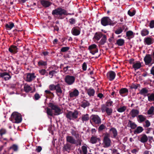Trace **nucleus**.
Wrapping results in <instances>:
<instances>
[{
	"label": "nucleus",
	"mask_w": 154,
	"mask_h": 154,
	"mask_svg": "<svg viewBox=\"0 0 154 154\" xmlns=\"http://www.w3.org/2000/svg\"><path fill=\"white\" fill-rule=\"evenodd\" d=\"M106 126L103 124L101 125L98 128V131H100L104 129Z\"/></svg>",
	"instance_id": "obj_47"
},
{
	"label": "nucleus",
	"mask_w": 154,
	"mask_h": 154,
	"mask_svg": "<svg viewBox=\"0 0 154 154\" xmlns=\"http://www.w3.org/2000/svg\"><path fill=\"white\" fill-rule=\"evenodd\" d=\"M141 66V63L139 62H136L133 63V68L135 70L140 68Z\"/></svg>",
	"instance_id": "obj_19"
},
{
	"label": "nucleus",
	"mask_w": 154,
	"mask_h": 154,
	"mask_svg": "<svg viewBox=\"0 0 154 154\" xmlns=\"http://www.w3.org/2000/svg\"><path fill=\"white\" fill-rule=\"evenodd\" d=\"M124 42V41L123 39H120L117 40L116 43L119 46H122L123 45Z\"/></svg>",
	"instance_id": "obj_33"
},
{
	"label": "nucleus",
	"mask_w": 154,
	"mask_h": 154,
	"mask_svg": "<svg viewBox=\"0 0 154 154\" xmlns=\"http://www.w3.org/2000/svg\"><path fill=\"white\" fill-rule=\"evenodd\" d=\"M6 133V131L5 129H2L0 130V134L2 135Z\"/></svg>",
	"instance_id": "obj_56"
},
{
	"label": "nucleus",
	"mask_w": 154,
	"mask_h": 154,
	"mask_svg": "<svg viewBox=\"0 0 154 154\" xmlns=\"http://www.w3.org/2000/svg\"><path fill=\"white\" fill-rule=\"evenodd\" d=\"M52 14H53L61 15L63 14H66L65 10L60 8L53 11Z\"/></svg>",
	"instance_id": "obj_8"
},
{
	"label": "nucleus",
	"mask_w": 154,
	"mask_h": 154,
	"mask_svg": "<svg viewBox=\"0 0 154 154\" xmlns=\"http://www.w3.org/2000/svg\"><path fill=\"white\" fill-rule=\"evenodd\" d=\"M128 91V90L125 88H122L121 89L119 93L120 94H126Z\"/></svg>",
	"instance_id": "obj_38"
},
{
	"label": "nucleus",
	"mask_w": 154,
	"mask_h": 154,
	"mask_svg": "<svg viewBox=\"0 0 154 154\" xmlns=\"http://www.w3.org/2000/svg\"><path fill=\"white\" fill-rule=\"evenodd\" d=\"M14 25L13 23H10L9 24H7L5 25L6 28L8 30H11L14 26Z\"/></svg>",
	"instance_id": "obj_24"
},
{
	"label": "nucleus",
	"mask_w": 154,
	"mask_h": 154,
	"mask_svg": "<svg viewBox=\"0 0 154 154\" xmlns=\"http://www.w3.org/2000/svg\"><path fill=\"white\" fill-rule=\"evenodd\" d=\"M128 14L131 16H134L135 14V11H133L132 12H131L129 10L128 11Z\"/></svg>",
	"instance_id": "obj_51"
},
{
	"label": "nucleus",
	"mask_w": 154,
	"mask_h": 154,
	"mask_svg": "<svg viewBox=\"0 0 154 154\" xmlns=\"http://www.w3.org/2000/svg\"><path fill=\"white\" fill-rule=\"evenodd\" d=\"M11 148L14 151H16L17 150L18 147L17 145H14L11 147Z\"/></svg>",
	"instance_id": "obj_50"
},
{
	"label": "nucleus",
	"mask_w": 154,
	"mask_h": 154,
	"mask_svg": "<svg viewBox=\"0 0 154 154\" xmlns=\"http://www.w3.org/2000/svg\"><path fill=\"white\" fill-rule=\"evenodd\" d=\"M75 78L73 76L67 75L65 77V82L69 85L72 84L74 82Z\"/></svg>",
	"instance_id": "obj_6"
},
{
	"label": "nucleus",
	"mask_w": 154,
	"mask_h": 154,
	"mask_svg": "<svg viewBox=\"0 0 154 154\" xmlns=\"http://www.w3.org/2000/svg\"><path fill=\"white\" fill-rule=\"evenodd\" d=\"M151 73L154 75V66L153 67L151 70Z\"/></svg>",
	"instance_id": "obj_64"
},
{
	"label": "nucleus",
	"mask_w": 154,
	"mask_h": 154,
	"mask_svg": "<svg viewBox=\"0 0 154 154\" xmlns=\"http://www.w3.org/2000/svg\"><path fill=\"white\" fill-rule=\"evenodd\" d=\"M69 49V48L68 47H65L62 48L61 51L64 52L67 51Z\"/></svg>",
	"instance_id": "obj_54"
},
{
	"label": "nucleus",
	"mask_w": 154,
	"mask_h": 154,
	"mask_svg": "<svg viewBox=\"0 0 154 154\" xmlns=\"http://www.w3.org/2000/svg\"><path fill=\"white\" fill-rule=\"evenodd\" d=\"M80 32V30L79 27H75L73 28L72 30V33L74 35H79Z\"/></svg>",
	"instance_id": "obj_12"
},
{
	"label": "nucleus",
	"mask_w": 154,
	"mask_h": 154,
	"mask_svg": "<svg viewBox=\"0 0 154 154\" xmlns=\"http://www.w3.org/2000/svg\"><path fill=\"white\" fill-rule=\"evenodd\" d=\"M144 60L146 64H148L152 62V57L150 55H146L144 58Z\"/></svg>",
	"instance_id": "obj_13"
},
{
	"label": "nucleus",
	"mask_w": 154,
	"mask_h": 154,
	"mask_svg": "<svg viewBox=\"0 0 154 154\" xmlns=\"http://www.w3.org/2000/svg\"><path fill=\"white\" fill-rule=\"evenodd\" d=\"M79 94V92L78 90L75 89L73 91L70 93L69 96L71 97H75L78 96Z\"/></svg>",
	"instance_id": "obj_18"
},
{
	"label": "nucleus",
	"mask_w": 154,
	"mask_h": 154,
	"mask_svg": "<svg viewBox=\"0 0 154 154\" xmlns=\"http://www.w3.org/2000/svg\"><path fill=\"white\" fill-rule=\"evenodd\" d=\"M100 141V139L99 138H97L96 137L92 136L90 139V142L92 144L96 143L97 142Z\"/></svg>",
	"instance_id": "obj_16"
},
{
	"label": "nucleus",
	"mask_w": 154,
	"mask_h": 154,
	"mask_svg": "<svg viewBox=\"0 0 154 154\" xmlns=\"http://www.w3.org/2000/svg\"><path fill=\"white\" fill-rule=\"evenodd\" d=\"M49 106L51 108L52 110L54 111V114L55 115H59L63 112V111L60 108L52 103H50L49 104Z\"/></svg>",
	"instance_id": "obj_2"
},
{
	"label": "nucleus",
	"mask_w": 154,
	"mask_h": 154,
	"mask_svg": "<svg viewBox=\"0 0 154 154\" xmlns=\"http://www.w3.org/2000/svg\"><path fill=\"white\" fill-rule=\"evenodd\" d=\"M91 120L96 124H99L101 122V119L97 115H92L91 116Z\"/></svg>",
	"instance_id": "obj_7"
},
{
	"label": "nucleus",
	"mask_w": 154,
	"mask_h": 154,
	"mask_svg": "<svg viewBox=\"0 0 154 154\" xmlns=\"http://www.w3.org/2000/svg\"><path fill=\"white\" fill-rule=\"evenodd\" d=\"M106 111L107 114L109 115H110L112 112V110L111 108H106Z\"/></svg>",
	"instance_id": "obj_42"
},
{
	"label": "nucleus",
	"mask_w": 154,
	"mask_h": 154,
	"mask_svg": "<svg viewBox=\"0 0 154 154\" xmlns=\"http://www.w3.org/2000/svg\"><path fill=\"white\" fill-rule=\"evenodd\" d=\"M154 110V107L153 106L151 107L149 110L148 112V113L149 114H152Z\"/></svg>",
	"instance_id": "obj_46"
},
{
	"label": "nucleus",
	"mask_w": 154,
	"mask_h": 154,
	"mask_svg": "<svg viewBox=\"0 0 154 154\" xmlns=\"http://www.w3.org/2000/svg\"><path fill=\"white\" fill-rule=\"evenodd\" d=\"M82 149L83 154H87V149L86 146H83L82 147Z\"/></svg>",
	"instance_id": "obj_37"
},
{
	"label": "nucleus",
	"mask_w": 154,
	"mask_h": 154,
	"mask_svg": "<svg viewBox=\"0 0 154 154\" xmlns=\"http://www.w3.org/2000/svg\"><path fill=\"white\" fill-rule=\"evenodd\" d=\"M148 140V138L147 136L143 134L142 135L140 138V141L142 143H145Z\"/></svg>",
	"instance_id": "obj_23"
},
{
	"label": "nucleus",
	"mask_w": 154,
	"mask_h": 154,
	"mask_svg": "<svg viewBox=\"0 0 154 154\" xmlns=\"http://www.w3.org/2000/svg\"><path fill=\"white\" fill-rule=\"evenodd\" d=\"M56 90V92L57 95L59 97H61L62 94V91L59 85H57Z\"/></svg>",
	"instance_id": "obj_22"
},
{
	"label": "nucleus",
	"mask_w": 154,
	"mask_h": 154,
	"mask_svg": "<svg viewBox=\"0 0 154 154\" xmlns=\"http://www.w3.org/2000/svg\"><path fill=\"white\" fill-rule=\"evenodd\" d=\"M127 36L128 37V38H132L134 36V34L133 32L131 31H128L126 33Z\"/></svg>",
	"instance_id": "obj_29"
},
{
	"label": "nucleus",
	"mask_w": 154,
	"mask_h": 154,
	"mask_svg": "<svg viewBox=\"0 0 154 154\" xmlns=\"http://www.w3.org/2000/svg\"><path fill=\"white\" fill-rule=\"evenodd\" d=\"M148 34V31L146 29H143L141 32V34L143 36L147 35Z\"/></svg>",
	"instance_id": "obj_36"
},
{
	"label": "nucleus",
	"mask_w": 154,
	"mask_h": 154,
	"mask_svg": "<svg viewBox=\"0 0 154 154\" xmlns=\"http://www.w3.org/2000/svg\"><path fill=\"white\" fill-rule=\"evenodd\" d=\"M101 22L103 26H106L108 25H113L114 23L108 17H103L102 18Z\"/></svg>",
	"instance_id": "obj_4"
},
{
	"label": "nucleus",
	"mask_w": 154,
	"mask_h": 154,
	"mask_svg": "<svg viewBox=\"0 0 154 154\" xmlns=\"http://www.w3.org/2000/svg\"><path fill=\"white\" fill-rule=\"evenodd\" d=\"M143 128L140 126H139L135 130L134 132L136 134H139L141 132L143 131Z\"/></svg>",
	"instance_id": "obj_30"
},
{
	"label": "nucleus",
	"mask_w": 154,
	"mask_h": 154,
	"mask_svg": "<svg viewBox=\"0 0 154 154\" xmlns=\"http://www.w3.org/2000/svg\"><path fill=\"white\" fill-rule=\"evenodd\" d=\"M148 100L149 101L154 100V93L148 96Z\"/></svg>",
	"instance_id": "obj_40"
},
{
	"label": "nucleus",
	"mask_w": 154,
	"mask_h": 154,
	"mask_svg": "<svg viewBox=\"0 0 154 154\" xmlns=\"http://www.w3.org/2000/svg\"><path fill=\"white\" fill-rule=\"evenodd\" d=\"M103 36L102 33H96L94 36V38L97 41L99 40L100 38Z\"/></svg>",
	"instance_id": "obj_25"
},
{
	"label": "nucleus",
	"mask_w": 154,
	"mask_h": 154,
	"mask_svg": "<svg viewBox=\"0 0 154 154\" xmlns=\"http://www.w3.org/2000/svg\"><path fill=\"white\" fill-rule=\"evenodd\" d=\"M40 74L41 75H45L47 73L46 70L44 69H42L39 71Z\"/></svg>",
	"instance_id": "obj_43"
},
{
	"label": "nucleus",
	"mask_w": 154,
	"mask_h": 154,
	"mask_svg": "<svg viewBox=\"0 0 154 154\" xmlns=\"http://www.w3.org/2000/svg\"><path fill=\"white\" fill-rule=\"evenodd\" d=\"M139 112L138 110L133 109L130 112V114L132 117L134 118L139 114Z\"/></svg>",
	"instance_id": "obj_15"
},
{
	"label": "nucleus",
	"mask_w": 154,
	"mask_h": 154,
	"mask_svg": "<svg viewBox=\"0 0 154 154\" xmlns=\"http://www.w3.org/2000/svg\"><path fill=\"white\" fill-rule=\"evenodd\" d=\"M0 75L1 77L3 78L5 80H8L11 77L7 72H6L1 73Z\"/></svg>",
	"instance_id": "obj_17"
},
{
	"label": "nucleus",
	"mask_w": 154,
	"mask_h": 154,
	"mask_svg": "<svg viewBox=\"0 0 154 154\" xmlns=\"http://www.w3.org/2000/svg\"><path fill=\"white\" fill-rule=\"evenodd\" d=\"M111 134H113L114 137H115L117 135V132L116 129L114 128H112L110 129Z\"/></svg>",
	"instance_id": "obj_27"
},
{
	"label": "nucleus",
	"mask_w": 154,
	"mask_h": 154,
	"mask_svg": "<svg viewBox=\"0 0 154 154\" xmlns=\"http://www.w3.org/2000/svg\"><path fill=\"white\" fill-rule=\"evenodd\" d=\"M11 119L13 122L19 123L22 121L21 115L18 112H14L11 116Z\"/></svg>",
	"instance_id": "obj_1"
},
{
	"label": "nucleus",
	"mask_w": 154,
	"mask_h": 154,
	"mask_svg": "<svg viewBox=\"0 0 154 154\" xmlns=\"http://www.w3.org/2000/svg\"><path fill=\"white\" fill-rule=\"evenodd\" d=\"M89 119V117L88 114H86L82 116V120L83 121H88Z\"/></svg>",
	"instance_id": "obj_34"
},
{
	"label": "nucleus",
	"mask_w": 154,
	"mask_h": 154,
	"mask_svg": "<svg viewBox=\"0 0 154 154\" xmlns=\"http://www.w3.org/2000/svg\"><path fill=\"white\" fill-rule=\"evenodd\" d=\"M66 140L68 142L72 143H74L75 141V140L71 136L67 137H66Z\"/></svg>",
	"instance_id": "obj_31"
},
{
	"label": "nucleus",
	"mask_w": 154,
	"mask_h": 154,
	"mask_svg": "<svg viewBox=\"0 0 154 154\" xmlns=\"http://www.w3.org/2000/svg\"><path fill=\"white\" fill-rule=\"evenodd\" d=\"M36 76L34 73H28L25 75V80L27 82H30L33 80Z\"/></svg>",
	"instance_id": "obj_9"
},
{
	"label": "nucleus",
	"mask_w": 154,
	"mask_h": 154,
	"mask_svg": "<svg viewBox=\"0 0 154 154\" xmlns=\"http://www.w3.org/2000/svg\"><path fill=\"white\" fill-rule=\"evenodd\" d=\"M112 103V101H109V102H108L106 103V105L107 106H111Z\"/></svg>",
	"instance_id": "obj_62"
},
{
	"label": "nucleus",
	"mask_w": 154,
	"mask_h": 154,
	"mask_svg": "<svg viewBox=\"0 0 154 154\" xmlns=\"http://www.w3.org/2000/svg\"><path fill=\"white\" fill-rule=\"evenodd\" d=\"M88 94L90 96H93L94 94V91L93 89H89L88 91Z\"/></svg>",
	"instance_id": "obj_39"
},
{
	"label": "nucleus",
	"mask_w": 154,
	"mask_h": 154,
	"mask_svg": "<svg viewBox=\"0 0 154 154\" xmlns=\"http://www.w3.org/2000/svg\"><path fill=\"white\" fill-rule=\"evenodd\" d=\"M38 63L39 66H45L46 65V62L43 61H39Z\"/></svg>",
	"instance_id": "obj_45"
},
{
	"label": "nucleus",
	"mask_w": 154,
	"mask_h": 154,
	"mask_svg": "<svg viewBox=\"0 0 154 154\" xmlns=\"http://www.w3.org/2000/svg\"><path fill=\"white\" fill-rule=\"evenodd\" d=\"M126 109V107L123 106L120 107L117 109V111L120 112H124Z\"/></svg>",
	"instance_id": "obj_35"
},
{
	"label": "nucleus",
	"mask_w": 154,
	"mask_h": 154,
	"mask_svg": "<svg viewBox=\"0 0 154 154\" xmlns=\"http://www.w3.org/2000/svg\"><path fill=\"white\" fill-rule=\"evenodd\" d=\"M57 85L55 86L54 85H51L49 86L50 89L52 91L56 89Z\"/></svg>",
	"instance_id": "obj_48"
},
{
	"label": "nucleus",
	"mask_w": 154,
	"mask_h": 154,
	"mask_svg": "<svg viewBox=\"0 0 154 154\" xmlns=\"http://www.w3.org/2000/svg\"><path fill=\"white\" fill-rule=\"evenodd\" d=\"M18 48L14 45H11L9 48V51L12 53L15 54L18 51Z\"/></svg>",
	"instance_id": "obj_14"
},
{
	"label": "nucleus",
	"mask_w": 154,
	"mask_h": 154,
	"mask_svg": "<svg viewBox=\"0 0 154 154\" xmlns=\"http://www.w3.org/2000/svg\"><path fill=\"white\" fill-rule=\"evenodd\" d=\"M146 117L142 115H139L137 117V119L139 122L141 123L146 119Z\"/></svg>",
	"instance_id": "obj_20"
},
{
	"label": "nucleus",
	"mask_w": 154,
	"mask_h": 154,
	"mask_svg": "<svg viewBox=\"0 0 154 154\" xmlns=\"http://www.w3.org/2000/svg\"><path fill=\"white\" fill-rule=\"evenodd\" d=\"M109 135L108 134L104 135L103 139V144L105 147H108L110 145L111 141L109 138Z\"/></svg>",
	"instance_id": "obj_5"
},
{
	"label": "nucleus",
	"mask_w": 154,
	"mask_h": 154,
	"mask_svg": "<svg viewBox=\"0 0 154 154\" xmlns=\"http://www.w3.org/2000/svg\"><path fill=\"white\" fill-rule=\"evenodd\" d=\"M148 92V90L145 88H143L140 90V93L144 96H146L147 95Z\"/></svg>",
	"instance_id": "obj_26"
},
{
	"label": "nucleus",
	"mask_w": 154,
	"mask_h": 154,
	"mask_svg": "<svg viewBox=\"0 0 154 154\" xmlns=\"http://www.w3.org/2000/svg\"><path fill=\"white\" fill-rule=\"evenodd\" d=\"M103 36L102 39L100 41V44L101 45L104 44L106 42V36L105 35H104Z\"/></svg>",
	"instance_id": "obj_32"
},
{
	"label": "nucleus",
	"mask_w": 154,
	"mask_h": 154,
	"mask_svg": "<svg viewBox=\"0 0 154 154\" xmlns=\"http://www.w3.org/2000/svg\"><path fill=\"white\" fill-rule=\"evenodd\" d=\"M89 103L88 102H84L82 103V106L84 108H85L86 107L88 106Z\"/></svg>",
	"instance_id": "obj_49"
},
{
	"label": "nucleus",
	"mask_w": 154,
	"mask_h": 154,
	"mask_svg": "<svg viewBox=\"0 0 154 154\" xmlns=\"http://www.w3.org/2000/svg\"><path fill=\"white\" fill-rule=\"evenodd\" d=\"M122 32V30L121 28L115 31V33L119 34Z\"/></svg>",
	"instance_id": "obj_55"
},
{
	"label": "nucleus",
	"mask_w": 154,
	"mask_h": 154,
	"mask_svg": "<svg viewBox=\"0 0 154 154\" xmlns=\"http://www.w3.org/2000/svg\"><path fill=\"white\" fill-rule=\"evenodd\" d=\"M131 127L132 128L134 129L137 127V125L134 123H131Z\"/></svg>",
	"instance_id": "obj_59"
},
{
	"label": "nucleus",
	"mask_w": 154,
	"mask_h": 154,
	"mask_svg": "<svg viewBox=\"0 0 154 154\" xmlns=\"http://www.w3.org/2000/svg\"><path fill=\"white\" fill-rule=\"evenodd\" d=\"M149 26L151 28L154 27V20H152L151 21L150 23Z\"/></svg>",
	"instance_id": "obj_58"
},
{
	"label": "nucleus",
	"mask_w": 154,
	"mask_h": 154,
	"mask_svg": "<svg viewBox=\"0 0 154 154\" xmlns=\"http://www.w3.org/2000/svg\"><path fill=\"white\" fill-rule=\"evenodd\" d=\"M24 89L26 92H28L31 90V88L29 86L25 85L24 87Z\"/></svg>",
	"instance_id": "obj_41"
},
{
	"label": "nucleus",
	"mask_w": 154,
	"mask_h": 154,
	"mask_svg": "<svg viewBox=\"0 0 154 154\" xmlns=\"http://www.w3.org/2000/svg\"><path fill=\"white\" fill-rule=\"evenodd\" d=\"M78 114V112L76 110H75L73 112L69 111L67 113L66 116L69 119L73 120L77 118Z\"/></svg>",
	"instance_id": "obj_3"
},
{
	"label": "nucleus",
	"mask_w": 154,
	"mask_h": 154,
	"mask_svg": "<svg viewBox=\"0 0 154 154\" xmlns=\"http://www.w3.org/2000/svg\"><path fill=\"white\" fill-rule=\"evenodd\" d=\"M145 41L146 44L148 45H150L153 42V40L151 38L147 37L145 39Z\"/></svg>",
	"instance_id": "obj_21"
},
{
	"label": "nucleus",
	"mask_w": 154,
	"mask_h": 154,
	"mask_svg": "<svg viewBox=\"0 0 154 154\" xmlns=\"http://www.w3.org/2000/svg\"><path fill=\"white\" fill-rule=\"evenodd\" d=\"M47 112L48 115L52 116L53 114L52 110L50 109L47 108Z\"/></svg>",
	"instance_id": "obj_44"
},
{
	"label": "nucleus",
	"mask_w": 154,
	"mask_h": 154,
	"mask_svg": "<svg viewBox=\"0 0 154 154\" xmlns=\"http://www.w3.org/2000/svg\"><path fill=\"white\" fill-rule=\"evenodd\" d=\"M87 66L86 63H83L82 66L83 69L85 71L87 69Z\"/></svg>",
	"instance_id": "obj_57"
},
{
	"label": "nucleus",
	"mask_w": 154,
	"mask_h": 154,
	"mask_svg": "<svg viewBox=\"0 0 154 154\" xmlns=\"http://www.w3.org/2000/svg\"><path fill=\"white\" fill-rule=\"evenodd\" d=\"M42 148L41 146H38L36 149V150L37 152H39L42 150Z\"/></svg>",
	"instance_id": "obj_63"
},
{
	"label": "nucleus",
	"mask_w": 154,
	"mask_h": 154,
	"mask_svg": "<svg viewBox=\"0 0 154 154\" xmlns=\"http://www.w3.org/2000/svg\"><path fill=\"white\" fill-rule=\"evenodd\" d=\"M41 2L42 5L45 7H48L51 5V3L50 2L46 1H41Z\"/></svg>",
	"instance_id": "obj_28"
},
{
	"label": "nucleus",
	"mask_w": 154,
	"mask_h": 154,
	"mask_svg": "<svg viewBox=\"0 0 154 154\" xmlns=\"http://www.w3.org/2000/svg\"><path fill=\"white\" fill-rule=\"evenodd\" d=\"M56 73V72L55 71L53 70L50 72L49 73V75L50 76V77L52 78L54 75V74H55Z\"/></svg>",
	"instance_id": "obj_53"
},
{
	"label": "nucleus",
	"mask_w": 154,
	"mask_h": 154,
	"mask_svg": "<svg viewBox=\"0 0 154 154\" xmlns=\"http://www.w3.org/2000/svg\"><path fill=\"white\" fill-rule=\"evenodd\" d=\"M89 49L90 52L93 54H94L98 52V50L97 48V46L95 44L92 45L89 47Z\"/></svg>",
	"instance_id": "obj_10"
},
{
	"label": "nucleus",
	"mask_w": 154,
	"mask_h": 154,
	"mask_svg": "<svg viewBox=\"0 0 154 154\" xmlns=\"http://www.w3.org/2000/svg\"><path fill=\"white\" fill-rule=\"evenodd\" d=\"M145 125H144V126L146 127H149L150 125V123L148 120H146L145 122Z\"/></svg>",
	"instance_id": "obj_52"
},
{
	"label": "nucleus",
	"mask_w": 154,
	"mask_h": 154,
	"mask_svg": "<svg viewBox=\"0 0 154 154\" xmlns=\"http://www.w3.org/2000/svg\"><path fill=\"white\" fill-rule=\"evenodd\" d=\"M116 75L115 73L112 71L108 72L107 74V76L108 79L110 81L112 80L115 78Z\"/></svg>",
	"instance_id": "obj_11"
},
{
	"label": "nucleus",
	"mask_w": 154,
	"mask_h": 154,
	"mask_svg": "<svg viewBox=\"0 0 154 154\" xmlns=\"http://www.w3.org/2000/svg\"><path fill=\"white\" fill-rule=\"evenodd\" d=\"M40 97L39 94H36L35 95V98L36 100H38Z\"/></svg>",
	"instance_id": "obj_61"
},
{
	"label": "nucleus",
	"mask_w": 154,
	"mask_h": 154,
	"mask_svg": "<svg viewBox=\"0 0 154 154\" xmlns=\"http://www.w3.org/2000/svg\"><path fill=\"white\" fill-rule=\"evenodd\" d=\"M69 22L71 24H73L75 23V20L73 18H71L69 19Z\"/></svg>",
	"instance_id": "obj_60"
}]
</instances>
